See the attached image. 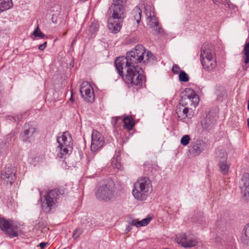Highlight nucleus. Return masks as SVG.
I'll return each instance as SVG.
<instances>
[{"mask_svg": "<svg viewBox=\"0 0 249 249\" xmlns=\"http://www.w3.org/2000/svg\"><path fill=\"white\" fill-rule=\"evenodd\" d=\"M33 35L35 37H39L41 38H44L46 35H44L39 29L38 26H37L36 28L35 29L33 33Z\"/></svg>", "mask_w": 249, "mask_h": 249, "instance_id": "obj_29", "label": "nucleus"}, {"mask_svg": "<svg viewBox=\"0 0 249 249\" xmlns=\"http://www.w3.org/2000/svg\"><path fill=\"white\" fill-rule=\"evenodd\" d=\"M57 142L60 145H72V139L71 134L68 132H64L57 137Z\"/></svg>", "mask_w": 249, "mask_h": 249, "instance_id": "obj_17", "label": "nucleus"}, {"mask_svg": "<svg viewBox=\"0 0 249 249\" xmlns=\"http://www.w3.org/2000/svg\"><path fill=\"white\" fill-rule=\"evenodd\" d=\"M150 220L151 218H144L141 221L135 219L130 222V224L131 226H136V227L145 226L149 224Z\"/></svg>", "mask_w": 249, "mask_h": 249, "instance_id": "obj_21", "label": "nucleus"}, {"mask_svg": "<svg viewBox=\"0 0 249 249\" xmlns=\"http://www.w3.org/2000/svg\"><path fill=\"white\" fill-rule=\"evenodd\" d=\"M0 228L11 237L18 236L19 225L15 221L0 218Z\"/></svg>", "mask_w": 249, "mask_h": 249, "instance_id": "obj_9", "label": "nucleus"}, {"mask_svg": "<svg viewBox=\"0 0 249 249\" xmlns=\"http://www.w3.org/2000/svg\"><path fill=\"white\" fill-rule=\"evenodd\" d=\"M179 71V67L177 65H174L172 68V71L174 73H178Z\"/></svg>", "mask_w": 249, "mask_h": 249, "instance_id": "obj_36", "label": "nucleus"}, {"mask_svg": "<svg viewBox=\"0 0 249 249\" xmlns=\"http://www.w3.org/2000/svg\"><path fill=\"white\" fill-rule=\"evenodd\" d=\"M121 21V19L108 18V27L111 32L116 33L120 30Z\"/></svg>", "mask_w": 249, "mask_h": 249, "instance_id": "obj_19", "label": "nucleus"}, {"mask_svg": "<svg viewBox=\"0 0 249 249\" xmlns=\"http://www.w3.org/2000/svg\"><path fill=\"white\" fill-rule=\"evenodd\" d=\"M12 6V0H0V13L10 9Z\"/></svg>", "mask_w": 249, "mask_h": 249, "instance_id": "obj_22", "label": "nucleus"}, {"mask_svg": "<svg viewBox=\"0 0 249 249\" xmlns=\"http://www.w3.org/2000/svg\"><path fill=\"white\" fill-rule=\"evenodd\" d=\"M111 166L113 168H116L118 169H121L122 164L119 160L117 157H114L111 161Z\"/></svg>", "mask_w": 249, "mask_h": 249, "instance_id": "obj_27", "label": "nucleus"}, {"mask_svg": "<svg viewBox=\"0 0 249 249\" xmlns=\"http://www.w3.org/2000/svg\"><path fill=\"white\" fill-rule=\"evenodd\" d=\"M80 92L82 98L86 101L92 103L94 100V93L93 89L90 84L88 82L82 83Z\"/></svg>", "mask_w": 249, "mask_h": 249, "instance_id": "obj_12", "label": "nucleus"}, {"mask_svg": "<svg viewBox=\"0 0 249 249\" xmlns=\"http://www.w3.org/2000/svg\"><path fill=\"white\" fill-rule=\"evenodd\" d=\"M247 123H248V126L249 128V118L247 120Z\"/></svg>", "mask_w": 249, "mask_h": 249, "instance_id": "obj_43", "label": "nucleus"}, {"mask_svg": "<svg viewBox=\"0 0 249 249\" xmlns=\"http://www.w3.org/2000/svg\"><path fill=\"white\" fill-rule=\"evenodd\" d=\"M154 59L153 54L149 51H146L142 45L139 44L128 52L125 57H118L115 61V65L120 76L123 75V70L126 69L124 81L128 87L138 89L142 87L144 78L142 69L137 64L146 63Z\"/></svg>", "mask_w": 249, "mask_h": 249, "instance_id": "obj_1", "label": "nucleus"}, {"mask_svg": "<svg viewBox=\"0 0 249 249\" xmlns=\"http://www.w3.org/2000/svg\"><path fill=\"white\" fill-rule=\"evenodd\" d=\"M242 241L244 244L249 246V223L244 229Z\"/></svg>", "mask_w": 249, "mask_h": 249, "instance_id": "obj_24", "label": "nucleus"}, {"mask_svg": "<svg viewBox=\"0 0 249 249\" xmlns=\"http://www.w3.org/2000/svg\"><path fill=\"white\" fill-rule=\"evenodd\" d=\"M145 14L147 16V24L149 28L152 29L153 34L158 35L162 33L163 30L159 25L157 18L155 15L153 8L147 5L145 7Z\"/></svg>", "mask_w": 249, "mask_h": 249, "instance_id": "obj_6", "label": "nucleus"}, {"mask_svg": "<svg viewBox=\"0 0 249 249\" xmlns=\"http://www.w3.org/2000/svg\"><path fill=\"white\" fill-rule=\"evenodd\" d=\"M179 80L182 82H187L189 76L184 71H181L179 75Z\"/></svg>", "mask_w": 249, "mask_h": 249, "instance_id": "obj_30", "label": "nucleus"}, {"mask_svg": "<svg viewBox=\"0 0 249 249\" xmlns=\"http://www.w3.org/2000/svg\"><path fill=\"white\" fill-rule=\"evenodd\" d=\"M105 145V138L103 135L97 130H93L91 134V142L90 150L93 152H96Z\"/></svg>", "mask_w": 249, "mask_h": 249, "instance_id": "obj_11", "label": "nucleus"}, {"mask_svg": "<svg viewBox=\"0 0 249 249\" xmlns=\"http://www.w3.org/2000/svg\"><path fill=\"white\" fill-rule=\"evenodd\" d=\"M200 61L203 69L208 72L213 71L217 66L215 54L207 45L202 47Z\"/></svg>", "mask_w": 249, "mask_h": 249, "instance_id": "obj_3", "label": "nucleus"}, {"mask_svg": "<svg viewBox=\"0 0 249 249\" xmlns=\"http://www.w3.org/2000/svg\"><path fill=\"white\" fill-rule=\"evenodd\" d=\"M227 156H223L221 158L219 161V168L221 172L223 174H226L229 169V166L227 164Z\"/></svg>", "mask_w": 249, "mask_h": 249, "instance_id": "obj_20", "label": "nucleus"}, {"mask_svg": "<svg viewBox=\"0 0 249 249\" xmlns=\"http://www.w3.org/2000/svg\"><path fill=\"white\" fill-rule=\"evenodd\" d=\"M239 187L242 196L247 199L249 198V173L243 175Z\"/></svg>", "mask_w": 249, "mask_h": 249, "instance_id": "obj_14", "label": "nucleus"}, {"mask_svg": "<svg viewBox=\"0 0 249 249\" xmlns=\"http://www.w3.org/2000/svg\"><path fill=\"white\" fill-rule=\"evenodd\" d=\"M47 245V243L45 242H41L39 244V247L41 249H43L45 248V247Z\"/></svg>", "mask_w": 249, "mask_h": 249, "instance_id": "obj_39", "label": "nucleus"}, {"mask_svg": "<svg viewBox=\"0 0 249 249\" xmlns=\"http://www.w3.org/2000/svg\"><path fill=\"white\" fill-rule=\"evenodd\" d=\"M123 0H113V3L110 8L111 16L109 18L122 20L124 13V7L123 5Z\"/></svg>", "mask_w": 249, "mask_h": 249, "instance_id": "obj_10", "label": "nucleus"}, {"mask_svg": "<svg viewBox=\"0 0 249 249\" xmlns=\"http://www.w3.org/2000/svg\"><path fill=\"white\" fill-rule=\"evenodd\" d=\"M152 191V183L147 177L140 178L134 184L133 196L138 200H145Z\"/></svg>", "mask_w": 249, "mask_h": 249, "instance_id": "obj_2", "label": "nucleus"}, {"mask_svg": "<svg viewBox=\"0 0 249 249\" xmlns=\"http://www.w3.org/2000/svg\"><path fill=\"white\" fill-rule=\"evenodd\" d=\"M185 106L181 105L179 103V104L177 107L176 109V113L177 114L178 117L180 120V118L181 117V114L182 113V110Z\"/></svg>", "mask_w": 249, "mask_h": 249, "instance_id": "obj_33", "label": "nucleus"}, {"mask_svg": "<svg viewBox=\"0 0 249 249\" xmlns=\"http://www.w3.org/2000/svg\"><path fill=\"white\" fill-rule=\"evenodd\" d=\"M132 14L137 23L139 24L141 21L142 17L141 9L138 6H136L133 9Z\"/></svg>", "mask_w": 249, "mask_h": 249, "instance_id": "obj_25", "label": "nucleus"}, {"mask_svg": "<svg viewBox=\"0 0 249 249\" xmlns=\"http://www.w3.org/2000/svg\"><path fill=\"white\" fill-rule=\"evenodd\" d=\"M98 29V24L96 22H93L91 23L90 27H89V32L91 34L95 33Z\"/></svg>", "mask_w": 249, "mask_h": 249, "instance_id": "obj_34", "label": "nucleus"}, {"mask_svg": "<svg viewBox=\"0 0 249 249\" xmlns=\"http://www.w3.org/2000/svg\"><path fill=\"white\" fill-rule=\"evenodd\" d=\"M115 191V184L112 180H109L97 189L95 196L99 200L108 202L114 198Z\"/></svg>", "mask_w": 249, "mask_h": 249, "instance_id": "obj_4", "label": "nucleus"}, {"mask_svg": "<svg viewBox=\"0 0 249 249\" xmlns=\"http://www.w3.org/2000/svg\"><path fill=\"white\" fill-rule=\"evenodd\" d=\"M248 109L249 110V101H248Z\"/></svg>", "mask_w": 249, "mask_h": 249, "instance_id": "obj_45", "label": "nucleus"}, {"mask_svg": "<svg viewBox=\"0 0 249 249\" xmlns=\"http://www.w3.org/2000/svg\"><path fill=\"white\" fill-rule=\"evenodd\" d=\"M8 119L11 120V121H19L20 120V118L18 116V117H17V116H8Z\"/></svg>", "mask_w": 249, "mask_h": 249, "instance_id": "obj_37", "label": "nucleus"}, {"mask_svg": "<svg viewBox=\"0 0 249 249\" xmlns=\"http://www.w3.org/2000/svg\"><path fill=\"white\" fill-rule=\"evenodd\" d=\"M94 161H94V160H89L88 161V166H89V164H90V163H93V162H94Z\"/></svg>", "mask_w": 249, "mask_h": 249, "instance_id": "obj_40", "label": "nucleus"}, {"mask_svg": "<svg viewBox=\"0 0 249 249\" xmlns=\"http://www.w3.org/2000/svg\"><path fill=\"white\" fill-rule=\"evenodd\" d=\"M182 109H183L182 113L181 114V117L180 118V120H183V119H184L186 118H187L188 116V113L189 111V109H192V108L187 107V106H184L183 108H182Z\"/></svg>", "mask_w": 249, "mask_h": 249, "instance_id": "obj_31", "label": "nucleus"}, {"mask_svg": "<svg viewBox=\"0 0 249 249\" xmlns=\"http://www.w3.org/2000/svg\"><path fill=\"white\" fill-rule=\"evenodd\" d=\"M243 53L246 56L245 63L248 64L249 63V42L245 44Z\"/></svg>", "mask_w": 249, "mask_h": 249, "instance_id": "obj_28", "label": "nucleus"}, {"mask_svg": "<svg viewBox=\"0 0 249 249\" xmlns=\"http://www.w3.org/2000/svg\"><path fill=\"white\" fill-rule=\"evenodd\" d=\"M70 100L71 101L72 103L73 101V97H72V91H71V97Z\"/></svg>", "mask_w": 249, "mask_h": 249, "instance_id": "obj_42", "label": "nucleus"}, {"mask_svg": "<svg viewBox=\"0 0 249 249\" xmlns=\"http://www.w3.org/2000/svg\"><path fill=\"white\" fill-rule=\"evenodd\" d=\"M176 242L184 248H190L196 246L198 241L196 237L190 233H179L177 235Z\"/></svg>", "mask_w": 249, "mask_h": 249, "instance_id": "obj_8", "label": "nucleus"}, {"mask_svg": "<svg viewBox=\"0 0 249 249\" xmlns=\"http://www.w3.org/2000/svg\"><path fill=\"white\" fill-rule=\"evenodd\" d=\"M191 153L195 156L199 155L201 153L206 149L207 145L202 140H197L191 145Z\"/></svg>", "mask_w": 249, "mask_h": 249, "instance_id": "obj_15", "label": "nucleus"}, {"mask_svg": "<svg viewBox=\"0 0 249 249\" xmlns=\"http://www.w3.org/2000/svg\"><path fill=\"white\" fill-rule=\"evenodd\" d=\"M123 124H124V128L128 130L132 129L134 125L133 120L131 117L123 118Z\"/></svg>", "mask_w": 249, "mask_h": 249, "instance_id": "obj_23", "label": "nucleus"}, {"mask_svg": "<svg viewBox=\"0 0 249 249\" xmlns=\"http://www.w3.org/2000/svg\"><path fill=\"white\" fill-rule=\"evenodd\" d=\"M81 233V230L79 229H76L73 232L72 236L74 238L76 239L80 236Z\"/></svg>", "mask_w": 249, "mask_h": 249, "instance_id": "obj_35", "label": "nucleus"}, {"mask_svg": "<svg viewBox=\"0 0 249 249\" xmlns=\"http://www.w3.org/2000/svg\"><path fill=\"white\" fill-rule=\"evenodd\" d=\"M60 192L56 190L49 191L42 200L41 207L45 213H50L52 209L56 207Z\"/></svg>", "mask_w": 249, "mask_h": 249, "instance_id": "obj_5", "label": "nucleus"}, {"mask_svg": "<svg viewBox=\"0 0 249 249\" xmlns=\"http://www.w3.org/2000/svg\"><path fill=\"white\" fill-rule=\"evenodd\" d=\"M198 95L192 89H186L181 96L180 104L190 107L195 108L198 104Z\"/></svg>", "mask_w": 249, "mask_h": 249, "instance_id": "obj_7", "label": "nucleus"}, {"mask_svg": "<svg viewBox=\"0 0 249 249\" xmlns=\"http://www.w3.org/2000/svg\"><path fill=\"white\" fill-rule=\"evenodd\" d=\"M131 229V227L130 226H128L126 229V231L127 232H129Z\"/></svg>", "mask_w": 249, "mask_h": 249, "instance_id": "obj_41", "label": "nucleus"}, {"mask_svg": "<svg viewBox=\"0 0 249 249\" xmlns=\"http://www.w3.org/2000/svg\"><path fill=\"white\" fill-rule=\"evenodd\" d=\"M35 131V128L32 126H30L29 124H25L24 130L20 134L22 140L24 142L28 141L29 138L33 136Z\"/></svg>", "mask_w": 249, "mask_h": 249, "instance_id": "obj_18", "label": "nucleus"}, {"mask_svg": "<svg viewBox=\"0 0 249 249\" xmlns=\"http://www.w3.org/2000/svg\"><path fill=\"white\" fill-rule=\"evenodd\" d=\"M72 145H59L57 147V156L60 158H66L72 151Z\"/></svg>", "mask_w": 249, "mask_h": 249, "instance_id": "obj_16", "label": "nucleus"}, {"mask_svg": "<svg viewBox=\"0 0 249 249\" xmlns=\"http://www.w3.org/2000/svg\"><path fill=\"white\" fill-rule=\"evenodd\" d=\"M111 124L114 127H119L123 124V118L121 117H112Z\"/></svg>", "mask_w": 249, "mask_h": 249, "instance_id": "obj_26", "label": "nucleus"}, {"mask_svg": "<svg viewBox=\"0 0 249 249\" xmlns=\"http://www.w3.org/2000/svg\"><path fill=\"white\" fill-rule=\"evenodd\" d=\"M1 178L4 184L12 185L16 178L15 168L11 166H6L1 173Z\"/></svg>", "mask_w": 249, "mask_h": 249, "instance_id": "obj_13", "label": "nucleus"}, {"mask_svg": "<svg viewBox=\"0 0 249 249\" xmlns=\"http://www.w3.org/2000/svg\"><path fill=\"white\" fill-rule=\"evenodd\" d=\"M190 140V137L188 135H184L181 139L180 143L184 146L187 145L189 144Z\"/></svg>", "mask_w": 249, "mask_h": 249, "instance_id": "obj_32", "label": "nucleus"}, {"mask_svg": "<svg viewBox=\"0 0 249 249\" xmlns=\"http://www.w3.org/2000/svg\"><path fill=\"white\" fill-rule=\"evenodd\" d=\"M66 34H67V32H65L63 33V36H65Z\"/></svg>", "mask_w": 249, "mask_h": 249, "instance_id": "obj_44", "label": "nucleus"}, {"mask_svg": "<svg viewBox=\"0 0 249 249\" xmlns=\"http://www.w3.org/2000/svg\"><path fill=\"white\" fill-rule=\"evenodd\" d=\"M47 46V42L45 41L42 44H41L39 46H38V49L40 50V51H43L45 48Z\"/></svg>", "mask_w": 249, "mask_h": 249, "instance_id": "obj_38", "label": "nucleus"}]
</instances>
